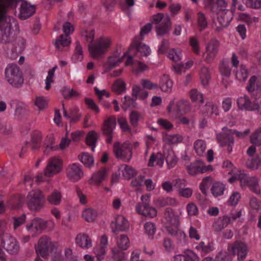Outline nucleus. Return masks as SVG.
<instances>
[{
  "label": "nucleus",
  "instance_id": "39",
  "mask_svg": "<svg viewBox=\"0 0 261 261\" xmlns=\"http://www.w3.org/2000/svg\"><path fill=\"white\" fill-rule=\"evenodd\" d=\"M200 78L203 85L206 86L208 84L211 79V75L208 67L203 66L201 68L200 73Z\"/></svg>",
  "mask_w": 261,
  "mask_h": 261
},
{
  "label": "nucleus",
  "instance_id": "20",
  "mask_svg": "<svg viewBox=\"0 0 261 261\" xmlns=\"http://www.w3.org/2000/svg\"><path fill=\"white\" fill-rule=\"evenodd\" d=\"M48 223V221L41 218H35L30 225L27 226V228L29 230L35 229L36 233L40 234L43 230L47 227Z\"/></svg>",
  "mask_w": 261,
  "mask_h": 261
},
{
  "label": "nucleus",
  "instance_id": "61",
  "mask_svg": "<svg viewBox=\"0 0 261 261\" xmlns=\"http://www.w3.org/2000/svg\"><path fill=\"white\" fill-rule=\"evenodd\" d=\"M62 94L65 99L71 98L73 97H78L80 95L77 91L73 89H69L66 88L63 89Z\"/></svg>",
  "mask_w": 261,
  "mask_h": 261
},
{
  "label": "nucleus",
  "instance_id": "46",
  "mask_svg": "<svg viewBox=\"0 0 261 261\" xmlns=\"http://www.w3.org/2000/svg\"><path fill=\"white\" fill-rule=\"evenodd\" d=\"M112 89L114 92L120 94L125 90V84L121 79H118L113 83Z\"/></svg>",
  "mask_w": 261,
  "mask_h": 261
},
{
  "label": "nucleus",
  "instance_id": "9",
  "mask_svg": "<svg viewBox=\"0 0 261 261\" xmlns=\"http://www.w3.org/2000/svg\"><path fill=\"white\" fill-rule=\"evenodd\" d=\"M227 250L233 255L237 254L239 261L243 260L248 253L247 244L240 241H236L233 243L229 244Z\"/></svg>",
  "mask_w": 261,
  "mask_h": 261
},
{
  "label": "nucleus",
  "instance_id": "51",
  "mask_svg": "<svg viewBox=\"0 0 261 261\" xmlns=\"http://www.w3.org/2000/svg\"><path fill=\"white\" fill-rule=\"evenodd\" d=\"M69 114L71 117L70 120V123H76L81 119L82 117L81 114L79 113V109L76 107L70 110Z\"/></svg>",
  "mask_w": 261,
  "mask_h": 261
},
{
  "label": "nucleus",
  "instance_id": "31",
  "mask_svg": "<svg viewBox=\"0 0 261 261\" xmlns=\"http://www.w3.org/2000/svg\"><path fill=\"white\" fill-rule=\"evenodd\" d=\"M179 257V261H199V257L192 250L187 249L184 251V254L177 255Z\"/></svg>",
  "mask_w": 261,
  "mask_h": 261
},
{
  "label": "nucleus",
  "instance_id": "44",
  "mask_svg": "<svg viewBox=\"0 0 261 261\" xmlns=\"http://www.w3.org/2000/svg\"><path fill=\"white\" fill-rule=\"evenodd\" d=\"M127 54V52H126L122 57L119 58H118V56L109 57L108 58V63L110 65V69L111 70L115 67L119 65V64L123 61Z\"/></svg>",
  "mask_w": 261,
  "mask_h": 261
},
{
  "label": "nucleus",
  "instance_id": "13",
  "mask_svg": "<svg viewBox=\"0 0 261 261\" xmlns=\"http://www.w3.org/2000/svg\"><path fill=\"white\" fill-rule=\"evenodd\" d=\"M62 168V162L58 158H51L44 169V175L47 177H51L59 173Z\"/></svg>",
  "mask_w": 261,
  "mask_h": 261
},
{
  "label": "nucleus",
  "instance_id": "48",
  "mask_svg": "<svg viewBox=\"0 0 261 261\" xmlns=\"http://www.w3.org/2000/svg\"><path fill=\"white\" fill-rule=\"evenodd\" d=\"M122 250L116 247L112 249V257L115 261H123L125 259V253Z\"/></svg>",
  "mask_w": 261,
  "mask_h": 261
},
{
  "label": "nucleus",
  "instance_id": "41",
  "mask_svg": "<svg viewBox=\"0 0 261 261\" xmlns=\"http://www.w3.org/2000/svg\"><path fill=\"white\" fill-rule=\"evenodd\" d=\"M83 218L88 222H93L97 217V212L92 208H87L83 211Z\"/></svg>",
  "mask_w": 261,
  "mask_h": 261
},
{
  "label": "nucleus",
  "instance_id": "11",
  "mask_svg": "<svg viewBox=\"0 0 261 261\" xmlns=\"http://www.w3.org/2000/svg\"><path fill=\"white\" fill-rule=\"evenodd\" d=\"M165 158L169 168H173L177 162V159L172 149H166L164 151V154L157 153L156 164L162 166L164 163V158Z\"/></svg>",
  "mask_w": 261,
  "mask_h": 261
},
{
  "label": "nucleus",
  "instance_id": "52",
  "mask_svg": "<svg viewBox=\"0 0 261 261\" xmlns=\"http://www.w3.org/2000/svg\"><path fill=\"white\" fill-rule=\"evenodd\" d=\"M250 142L255 145H261V127L251 135Z\"/></svg>",
  "mask_w": 261,
  "mask_h": 261
},
{
  "label": "nucleus",
  "instance_id": "7",
  "mask_svg": "<svg viewBox=\"0 0 261 261\" xmlns=\"http://www.w3.org/2000/svg\"><path fill=\"white\" fill-rule=\"evenodd\" d=\"M55 248L54 243L51 241L50 238L46 236H43L39 239L36 251L42 257L47 258Z\"/></svg>",
  "mask_w": 261,
  "mask_h": 261
},
{
  "label": "nucleus",
  "instance_id": "14",
  "mask_svg": "<svg viewBox=\"0 0 261 261\" xmlns=\"http://www.w3.org/2000/svg\"><path fill=\"white\" fill-rule=\"evenodd\" d=\"M239 178L241 184L247 186L253 192L256 194L260 193L258 180L255 177H249L247 174L241 172L239 174Z\"/></svg>",
  "mask_w": 261,
  "mask_h": 261
},
{
  "label": "nucleus",
  "instance_id": "63",
  "mask_svg": "<svg viewBox=\"0 0 261 261\" xmlns=\"http://www.w3.org/2000/svg\"><path fill=\"white\" fill-rule=\"evenodd\" d=\"M190 97L193 101H199L200 103L203 102V95L196 89H192L190 92Z\"/></svg>",
  "mask_w": 261,
  "mask_h": 261
},
{
  "label": "nucleus",
  "instance_id": "57",
  "mask_svg": "<svg viewBox=\"0 0 261 261\" xmlns=\"http://www.w3.org/2000/svg\"><path fill=\"white\" fill-rule=\"evenodd\" d=\"M248 71L243 65H241L240 70L236 72V76L240 81H245L248 77Z\"/></svg>",
  "mask_w": 261,
  "mask_h": 261
},
{
  "label": "nucleus",
  "instance_id": "34",
  "mask_svg": "<svg viewBox=\"0 0 261 261\" xmlns=\"http://www.w3.org/2000/svg\"><path fill=\"white\" fill-rule=\"evenodd\" d=\"M98 136V133L94 130L90 131L87 135L86 138V144L92 147L93 151L94 150Z\"/></svg>",
  "mask_w": 261,
  "mask_h": 261
},
{
  "label": "nucleus",
  "instance_id": "18",
  "mask_svg": "<svg viewBox=\"0 0 261 261\" xmlns=\"http://www.w3.org/2000/svg\"><path fill=\"white\" fill-rule=\"evenodd\" d=\"M217 139L221 146H227L228 153H230L232 152V145L234 143V138L232 136L226 133H220L217 135Z\"/></svg>",
  "mask_w": 261,
  "mask_h": 261
},
{
  "label": "nucleus",
  "instance_id": "36",
  "mask_svg": "<svg viewBox=\"0 0 261 261\" xmlns=\"http://www.w3.org/2000/svg\"><path fill=\"white\" fill-rule=\"evenodd\" d=\"M246 166L251 170H255L261 166V158L258 156H254L247 160Z\"/></svg>",
  "mask_w": 261,
  "mask_h": 261
},
{
  "label": "nucleus",
  "instance_id": "16",
  "mask_svg": "<svg viewBox=\"0 0 261 261\" xmlns=\"http://www.w3.org/2000/svg\"><path fill=\"white\" fill-rule=\"evenodd\" d=\"M128 221L122 215L118 216L115 222H112L111 227L113 232L117 233L119 231H126L129 228Z\"/></svg>",
  "mask_w": 261,
  "mask_h": 261
},
{
  "label": "nucleus",
  "instance_id": "54",
  "mask_svg": "<svg viewBox=\"0 0 261 261\" xmlns=\"http://www.w3.org/2000/svg\"><path fill=\"white\" fill-rule=\"evenodd\" d=\"M197 250H199L205 254L208 253L213 250V247L209 243L205 244L204 242H201L195 248Z\"/></svg>",
  "mask_w": 261,
  "mask_h": 261
},
{
  "label": "nucleus",
  "instance_id": "23",
  "mask_svg": "<svg viewBox=\"0 0 261 261\" xmlns=\"http://www.w3.org/2000/svg\"><path fill=\"white\" fill-rule=\"evenodd\" d=\"M237 103L241 109L248 111L255 110V100L252 102L246 95L240 97L237 100Z\"/></svg>",
  "mask_w": 261,
  "mask_h": 261
},
{
  "label": "nucleus",
  "instance_id": "28",
  "mask_svg": "<svg viewBox=\"0 0 261 261\" xmlns=\"http://www.w3.org/2000/svg\"><path fill=\"white\" fill-rule=\"evenodd\" d=\"M203 162L197 161L191 164L187 167L188 173L192 175H195L199 173H204V170L202 169Z\"/></svg>",
  "mask_w": 261,
  "mask_h": 261
},
{
  "label": "nucleus",
  "instance_id": "29",
  "mask_svg": "<svg viewBox=\"0 0 261 261\" xmlns=\"http://www.w3.org/2000/svg\"><path fill=\"white\" fill-rule=\"evenodd\" d=\"M159 86L163 91L170 92L173 86V82L169 75L164 74L161 79Z\"/></svg>",
  "mask_w": 261,
  "mask_h": 261
},
{
  "label": "nucleus",
  "instance_id": "42",
  "mask_svg": "<svg viewBox=\"0 0 261 261\" xmlns=\"http://www.w3.org/2000/svg\"><path fill=\"white\" fill-rule=\"evenodd\" d=\"M61 193L57 190H55L50 195L47 196V200L51 204L58 205L61 202Z\"/></svg>",
  "mask_w": 261,
  "mask_h": 261
},
{
  "label": "nucleus",
  "instance_id": "3",
  "mask_svg": "<svg viewBox=\"0 0 261 261\" xmlns=\"http://www.w3.org/2000/svg\"><path fill=\"white\" fill-rule=\"evenodd\" d=\"M5 75L8 82L13 86L19 87L23 83L22 73L16 64L8 65L5 69Z\"/></svg>",
  "mask_w": 261,
  "mask_h": 261
},
{
  "label": "nucleus",
  "instance_id": "56",
  "mask_svg": "<svg viewBox=\"0 0 261 261\" xmlns=\"http://www.w3.org/2000/svg\"><path fill=\"white\" fill-rule=\"evenodd\" d=\"M136 175V171L132 167L126 165L122 171V176L127 179H129Z\"/></svg>",
  "mask_w": 261,
  "mask_h": 261
},
{
  "label": "nucleus",
  "instance_id": "26",
  "mask_svg": "<svg viewBox=\"0 0 261 261\" xmlns=\"http://www.w3.org/2000/svg\"><path fill=\"white\" fill-rule=\"evenodd\" d=\"M231 223L230 218L227 216L219 217L213 225V228L215 231H220L228 224Z\"/></svg>",
  "mask_w": 261,
  "mask_h": 261
},
{
  "label": "nucleus",
  "instance_id": "1",
  "mask_svg": "<svg viewBox=\"0 0 261 261\" xmlns=\"http://www.w3.org/2000/svg\"><path fill=\"white\" fill-rule=\"evenodd\" d=\"M45 202V196L39 189L31 191L26 198V203L28 208L34 212H38L42 208Z\"/></svg>",
  "mask_w": 261,
  "mask_h": 261
},
{
  "label": "nucleus",
  "instance_id": "5",
  "mask_svg": "<svg viewBox=\"0 0 261 261\" xmlns=\"http://www.w3.org/2000/svg\"><path fill=\"white\" fill-rule=\"evenodd\" d=\"M113 151L117 158L125 162L129 161L132 157V144L128 141L122 145L119 142H115L114 144Z\"/></svg>",
  "mask_w": 261,
  "mask_h": 261
},
{
  "label": "nucleus",
  "instance_id": "37",
  "mask_svg": "<svg viewBox=\"0 0 261 261\" xmlns=\"http://www.w3.org/2000/svg\"><path fill=\"white\" fill-rule=\"evenodd\" d=\"M225 189V186L224 184L220 182H216L213 185L211 191L213 195L217 197L223 194Z\"/></svg>",
  "mask_w": 261,
  "mask_h": 261
},
{
  "label": "nucleus",
  "instance_id": "30",
  "mask_svg": "<svg viewBox=\"0 0 261 261\" xmlns=\"http://www.w3.org/2000/svg\"><path fill=\"white\" fill-rule=\"evenodd\" d=\"M106 170V168H103L93 174L91 180L96 186H99L101 182L106 178L108 175Z\"/></svg>",
  "mask_w": 261,
  "mask_h": 261
},
{
  "label": "nucleus",
  "instance_id": "15",
  "mask_svg": "<svg viewBox=\"0 0 261 261\" xmlns=\"http://www.w3.org/2000/svg\"><path fill=\"white\" fill-rule=\"evenodd\" d=\"M135 50L136 52H139L142 56L147 57L150 55V50L149 47L142 43L139 37H136L131 43L128 51Z\"/></svg>",
  "mask_w": 261,
  "mask_h": 261
},
{
  "label": "nucleus",
  "instance_id": "60",
  "mask_svg": "<svg viewBox=\"0 0 261 261\" xmlns=\"http://www.w3.org/2000/svg\"><path fill=\"white\" fill-rule=\"evenodd\" d=\"M212 179L210 176L204 177L200 185V189L202 193L205 195H207V190L209 187V182Z\"/></svg>",
  "mask_w": 261,
  "mask_h": 261
},
{
  "label": "nucleus",
  "instance_id": "22",
  "mask_svg": "<svg viewBox=\"0 0 261 261\" xmlns=\"http://www.w3.org/2000/svg\"><path fill=\"white\" fill-rule=\"evenodd\" d=\"M170 18L168 15L162 21L161 23L155 27L156 32L158 35L163 36L168 34L171 26Z\"/></svg>",
  "mask_w": 261,
  "mask_h": 261
},
{
  "label": "nucleus",
  "instance_id": "50",
  "mask_svg": "<svg viewBox=\"0 0 261 261\" xmlns=\"http://www.w3.org/2000/svg\"><path fill=\"white\" fill-rule=\"evenodd\" d=\"M144 229L145 233L152 239L156 231L155 224L150 222H146L144 225Z\"/></svg>",
  "mask_w": 261,
  "mask_h": 261
},
{
  "label": "nucleus",
  "instance_id": "17",
  "mask_svg": "<svg viewBox=\"0 0 261 261\" xmlns=\"http://www.w3.org/2000/svg\"><path fill=\"white\" fill-rule=\"evenodd\" d=\"M84 173L81 168L76 164L69 165L67 169V175L69 180L76 181L80 179Z\"/></svg>",
  "mask_w": 261,
  "mask_h": 261
},
{
  "label": "nucleus",
  "instance_id": "45",
  "mask_svg": "<svg viewBox=\"0 0 261 261\" xmlns=\"http://www.w3.org/2000/svg\"><path fill=\"white\" fill-rule=\"evenodd\" d=\"M219 70L221 74L226 77H229L231 74V68L229 66V62L222 60L219 66Z\"/></svg>",
  "mask_w": 261,
  "mask_h": 261
},
{
  "label": "nucleus",
  "instance_id": "47",
  "mask_svg": "<svg viewBox=\"0 0 261 261\" xmlns=\"http://www.w3.org/2000/svg\"><path fill=\"white\" fill-rule=\"evenodd\" d=\"M197 24L200 31H202L207 27V22L204 14L199 12L197 14Z\"/></svg>",
  "mask_w": 261,
  "mask_h": 261
},
{
  "label": "nucleus",
  "instance_id": "8",
  "mask_svg": "<svg viewBox=\"0 0 261 261\" xmlns=\"http://www.w3.org/2000/svg\"><path fill=\"white\" fill-rule=\"evenodd\" d=\"M116 125V118L112 115L105 119L101 127V134L106 137V142L111 143L113 140L114 129Z\"/></svg>",
  "mask_w": 261,
  "mask_h": 261
},
{
  "label": "nucleus",
  "instance_id": "38",
  "mask_svg": "<svg viewBox=\"0 0 261 261\" xmlns=\"http://www.w3.org/2000/svg\"><path fill=\"white\" fill-rule=\"evenodd\" d=\"M42 140V134L40 132H34L31 137L32 149L35 150L40 146V143Z\"/></svg>",
  "mask_w": 261,
  "mask_h": 261
},
{
  "label": "nucleus",
  "instance_id": "4",
  "mask_svg": "<svg viewBox=\"0 0 261 261\" xmlns=\"http://www.w3.org/2000/svg\"><path fill=\"white\" fill-rule=\"evenodd\" d=\"M141 200L142 202L138 203L136 206L137 213L145 217L151 218L156 217L157 215L156 209L149 205V195L148 194L142 195Z\"/></svg>",
  "mask_w": 261,
  "mask_h": 261
},
{
  "label": "nucleus",
  "instance_id": "64",
  "mask_svg": "<svg viewBox=\"0 0 261 261\" xmlns=\"http://www.w3.org/2000/svg\"><path fill=\"white\" fill-rule=\"evenodd\" d=\"M217 261H232L231 255L226 252H220L216 257Z\"/></svg>",
  "mask_w": 261,
  "mask_h": 261
},
{
  "label": "nucleus",
  "instance_id": "21",
  "mask_svg": "<svg viewBox=\"0 0 261 261\" xmlns=\"http://www.w3.org/2000/svg\"><path fill=\"white\" fill-rule=\"evenodd\" d=\"M11 24L6 22L5 17L4 22L0 25V35L2 36V39L5 43H9L11 41Z\"/></svg>",
  "mask_w": 261,
  "mask_h": 261
},
{
  "label": "nucleus",
  "instance_id": "58",
  "mask_svg": "<svg viewBox=\"0 0 261 261\" xmlns=\"http://www.w3.org/2000/svg\"><path fill=\"white\" fill-rule=\"evenodd\" d=\"M124 99V100L123 106H122V109H125L128 107L135 108L136 107V98L134 99L129 96H125Z\"/></svg>",
  "mask_w": 261,
  "mask_h": 261
},
{
  "label": "nucleus",
  "instance_id": "62",
  "mask_svg": "<svg viewBox=\"0 0 261 261\" xmlns=\"http://www.w3.org/2000/svg\"><path fill=\"white\" fill-rule=\"evenodd\" d=\"M204 108L207 114H215L216 116L218 115V107L212 102H207L204 106Z\"/></svg>",
  "mask_w": 261,
  "mask_h": 261
},
{
  "label": "nucleus",
  "instance_id": "24",
  "mask_svg": "<svg viewBox=\"0 0 261 261\" xmlns=\"http://www.w3.org/2000/svg\"><path fill=\"white\" fill-rule=\"evenodd\" d=\"M187 101L184 100H180L174 103L173 101H171L167 109L168 112H174L176 114H179L184 110L187 105Z\"/></svg>",
  "mask_w": 261,
  "mask_h": 261
},
{
  "label": "nucleus",
  "instance_id": "32",
  "mask_svg": "<svg viewBox=\"0 0 261 261\" xmlns=\"http://www.w3.org/2000/svg\"><path fill=\"white\" fill-rule=\"evenodd\" d=\"M25 197L22 195H17L11 198L8 202V206L12 209L21 206L25 202Z\"/></svg>",
  "mask_w": 261,
  "mask_h": 261
},
{
  "label": "nucleus",
  "instance_id": "25",
  "mask_svg": "<svg viewBox=\"0 0 261 261\" xmlns=\"http://www.w3.org/2000/svg\"><path fill=\"white\" fill-rule=\"evenodd\" d=\"M75 241L76 243L82 248L88 249L92 246L91 239L85 233L77 234Z\"/></svg>",
  "mask_w": 261,
  "mask_h": 261
},
{
  "label": "nucleus",
  "instance_id": "40",
  "mask_svg": "<svg viewBox=\"0 0 261 261\" xmlns=\"http://www.w3.org/2000/svg\"><path fill=\"white\" fill-rule=\"evenodd\" d=\"M232 19L231 15L226 11H222L217 17L218 21L223 27H227Z\"/></svg>",
  "mask_w": 261,
  "mask_h": 261
},
{
  "label": "nucleus",
  "instance_id": "33",
  "mask_svg": "<svg viewBox=\"0 0 261 261\" xmlns=\"http://www.w3.org/2000/svg\"><path fill=\"white\" fill-rule=\"evenodd\" d=\"M10 0H0V25L4 22V18L8 9L14 8L12 3L10 2Z\"/></svg>",
  "mask_w": 261,
  "mask_h": 261
},
{
  "label": "nucleus",
  "instance_id": "53",
  "mask_svg": "<svg viewBox=\"0 0 261 261\" xmlns=\"http://www.w3.org/2000/svg\"><path fill=\"white\" fill-rule=\"evenodd\" d=\"M179 224H165V228L169 234L172 236H176L178 233L182 234L181 231H179L178 229Z\"/></svg>",
  "mask_w": 261,
  "mask_h": 261
},
{
  "label": "nucleus",
  "instance_id": "59",
  "mask_svg": "<svg viewBox=\"0 0 261 261\" xmlns=\"http://www.w3.org/2000/svg\"><path fill=\"white\" fill-rule=\"evenodd\" d=\"M189 42L194 53L196 55H199V41L197 37L195 36L191 37L189 40Z\"/></svg>",
  "mask_w": 261,
  "mask_h": 261
},
{
  "label": "nucleus",
  "instance_id": "6",
  "mask_svg": "<svg viewBox=\"0 0 261 261\" xmlns=\"http://www.w3.org/2000/svg\"><path fill=\"white\" fill-rule=\"evenodd\" d=\"M63 30L65 35H61L55 40V45L58 50H62V48L68 46L70 43V38L69 36L74 31L73 26L71 23L67 21L63 25Z\"/></svg>",
  "mask_w": 261,
  "mask_h": 261
},
{
  "label": "nucleus",
  "instance_id": "19",
  "mask_svg": "<svg viewBox=\"0 0 261 261\" xmlns=\"http://www.w3.org/2000/svg\"><path fill=\"white\" fill-rule=\"evenodd\" d=\"M21 1L22 3L20 8L19 18L22 20H25L35 13L36 8L35 6L31 5L25 1Z\"/></svg>",
  "mask_w": 261,
  "mask_h": 261
},
{
  "label": "nucleus",
  "instance_id": "35",
  "mask_svg": "<svg viewBox=\"0 0 261 261\" xmlns=\"http://www.w3.org/2000/svg\"><path fill=\"white\" fill-rule=\"evenodd\" d=\"M79 160L87 168H90L94 164V159L92 155L87 152H83L78 156Z\"/></svg>",
  "mask_w": 261,
  "mask_h": 261
},
{
  "label": "nucleus",
  "instance_id": "43",
  "mask_svg": "<svg viewBox=\"0 0 261 261\" xmlns=\"http://www.w3.org/2000/svg\"><path fill=\"white\" fill-rule=\"evenodd\" d=\"M194 149L199 156H202L206 149V144L202 140H197L194 144Z\"/></svg>",
  "mask_w": 261,
  "mask_h": 261
},
{
  "label": "nucleus",
  "instance_id": "10",
  "mask_svg": "<svg viewBox=\"0 0 261 261\" xmlns=\"http://www.w3.org/2000/svg\"><path fill=\"white\" fill-rule=\"evenodd\" d=\"M4 248L11 255H16L20 250L18 242L9 233L4 234L2 238Z\"/></svg>",
  "mask_w": 261,
  "mask_h": 261
},
{
  "label": "nucleus",
  "instance_id": "2",
  "mask_svg": "<svg viewBox=\"0 0 261 261\" xmlns=\"http://www.w3.org/2000/svg\"><path fill=\"white\" fill-rule=\"evenodd\" d=\"M111 44L110 38L101 37L95 43L88 45L89 51L93 58L98 59L107 51Z\"/></svg>",
  "mask_w": 261,
  "mask_h": 261
},
{
  "label": "nucleus",
  "instance_id": "12",
  "mask_svg": "<svg viewBox=\"0 0 261 261\" xmlns=\"http://www.w3.org/2000/svg\"><path fill=\"white\" fill-rule=\"evenodd\" d=\"M220 43L216 39H212L208 43L204 54V61L206 63H212L218 52Z\"/></svg>",
  "mask_w": 261,
  "mask_h": 261
},
{
  "label": "nucleus",
  "instance_id": "27",
  "mask_svg": "<svg viewBox=\"0 0 261 261\" xmlns=\"http://www.w3.org/2000/svg\"><path fill=\"white\" fill-rule=\"evenodd\" d=\"M164 218L166 220L165 224H179V217L176 215L171 207H167L164 213Z\"/></svg>",
  "mask_w": 261,
  "mask_h": 261
},
{
  "label": "nucleus",
  "instance_id": "55",
  "mask_svg": "<svg viewBox=\"0 0 261 261\" xmlns=\"http://www.w3.org/2000/svg\"><path fill=\"white\" fill-rule=\"evenodd\" d=\"M141 118V115L137 111H132L129 115V121L134 127L138 125V121Z\"/></svg>",
  "mask_w": 261,
  "mask_h": 261
},
{
  "label": "nucleus",
  "instance_id": "49",
  "mask_svg": "<svg viewBox=\"0 0 261 261\" xmlns=\"http://www.w3.org/2000/svg\"><path fill=\"white\" fill-rule=\"evenodd\" d=\"M118 247L122 250H126L129 245V241L127 236L122 234L117 241Z\"/></svg>",
  "mask_w": 261,
  "mask_h": 261
}]
</instances>
